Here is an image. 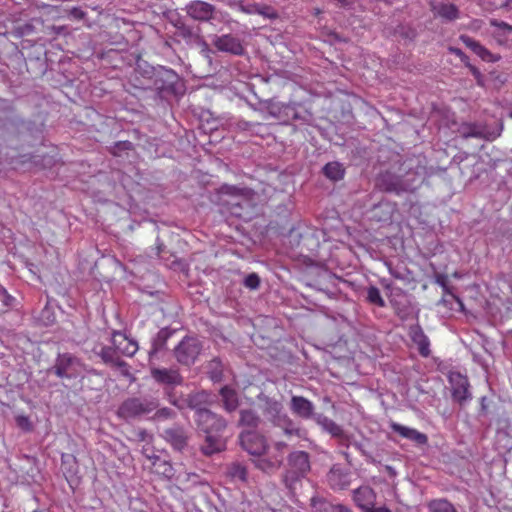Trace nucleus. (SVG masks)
<instances>
[{
    "instance_id": "nucleus-11",
    "label": "nucleus",
    "mask_w": 512,
    "mask_h": 512,
    "mask_svg": "<svg viewBox=\"0 0 512 512\" xmlns=\"http://www.w3.org/2000/svg\"><path fill=\"white\" fill-rule=\"evenodd\" d=\"M390 427L394 433L398 434L402 438H405V439L411 441L412 443H414L416 445L422 446V445L427 444V440H428L427 436L424 433H421L414 428H411V427H408V426H405V425H402V424H399L396 422H392L390 424Z\"/></svg>"
},
{
    "instance_id": "nucleus-21",
    "label": "nucleus",
    "mask_w": 512,
    "mask_h": 512,
    "mask_svg": "<svg viewBox=\"0 0 512 512\" xmlns=\"http://www.w3.org/2000/svg\"><path fill=\"white\" fill-rule=\"evenodd\" d=\"M353 498L357 506L364 512L373 504L374 492L368 486H362L354 490Z\"/></svg>"
},
{
    "instance_id": "nucleus-15",
    "label": "nucleus",
    "mask_w": 512,
    "mask_h": 512,
    "mask_svg": "<svg viewBox=\"0 0 512 512\" xmlns=\"http://www.w3.org/2000/svg\"><path fill=\"white\" fill-rule=\"evenodd\" d=\"M290 408L295 415L303 419H309L315 416L313 403L302 396H293L291 398Z\"/></svg>"
},
{
    "instance_id": "nucleus-32",
    "label": "nucleus",
    "mask_w": 512,
    "mask_h": 512,
    "mask_svg": "<svg viewBox=\"0 0 512 512\" xmlns=\"http://www.w3.org/2000/svg\"><path fill=\"white\" fill-rule=\"evenodd\" d=\"M367 300L379 307L385 306V301L380 294V290L377 287L371 286L367 290Z\"/></svg>"
},
{
    "instance_id": "nucleus-27",
    "label": "nucleus",
    "mask_w": 512,
    "mask_h": 512,
    "mask_svg": "<svg viewBox=\"0 0 512 512\" xmlns=\"http://www.w3.org/2000/svg\"><path fill=\"white\" fill-rule=\"evenodd\" d=\"M220 394L224 403V408L227 411H234L238 407V398L235 390L229 387H224L221 389Z\"/></svg>"
},
{
    "instance_id": "nucleus-52",
    "label": "nucleus",
    "mask_w": 512,
    "mask_h": 512,
    "mask_svg": "<svg viewBox=\"0 0 512 512\" xmlns=\"http://www.w3.org/2000/svg\"><path fill=\"white\" fill-rule=\"evenodd\" d=\"M33 512H48V511H46L45 509H36Z\"/></svg>"
},
{
    "instance_id": "nucleus-26",
    "label": "nucleus",
    "mask_w": 512,
    "mask_h": 512,
    "mask_svg": "<svg viewBox=\"0 0 512 512\" xmlns=\"http://www.w3.org/2000/svg\"><path fill=\"white\" fill-rule=\"evenodd\" d=\"M490 24L497 29L493 34L497 42L500 44L505 43L507 35L512 32V25L496 19L490 20Z\"/></svg>"
},
{
    "instance_id": "nucleus-16",
    "label": "nucleus",
    "mask_w": 512,
    "mask_h": 512,
    "mask_svg": "<svg viewBox=\"0 0 512 512\" xmlns=\"http://www.w3.org/2000/svg\"><path fill=\"white\" fill-rule=\"evenodd\" d=\"M328 482L334 490H344L350 486L351 474L337 466L331 468L328 474Z\"/></svg>"
},
{
    "instance_id": "nucleus-50",
    "label": "nucleus",
    "mask_w": 512,
    "mask_h": 512,
    "mask_svg": "<svg viewBox=\"0 0 512 512\" xmlns=\"http://www.w3.org/2000/svg\"><path fill=\"white\" fill-rule=\"evenodd\" d=\"M467 136L476 137V136H478V133L477 132H471V133H468Z\"/></svg>"
},
{
    "instance_id": "nucleus-17",
    "label": "nucleus",
    "mask_w": 512,
    "mask_h": 512,
    "mask_svg": "<svg viewBox=\"0 0 512 512\" xmlns=\"http://www.w3.org/2000/svg\"><path fill=\"white\" fill-rule=\"evenodd\" d=\"M409 335L423 357L430 355V341L419 326H412Z\"/></svg>"
},
{
    "instance_id": "nucleus-13",
    "label": "nucleus",
    "mask_w": 512,
    "mask_h": 512,
    "mask_svg": "<svg viewBox=\"0 0 512 512\" xmlns=\"http://www.w3.org/2000/svg\"><path fill=\"white\" fill-rule=\"evenodd\" d=\"M431 10L435 17L451 22L459 18L460 12L456 5L443 2H432Z\"/></svg>"
},
{
    "instance_id": "nucleus-42",
    "label": "nucleus",
    "mask_w": 512,
    "mask_h": 512,
    "mask_svg": "<svg viewBox=\"0 0 512 512\" xmlns=\"http://www.w3.org/2000/svg\"><path fill=\"white\" fill-rule=\"evenodd\" d=\"M364 512H391L387 507H377L374 508L373 504L369 505L368 508Z\"/></svg>"
},
{
    "instance_id": "nucleus-6",
    "label": "nucleus",
    "mask_w": 512,
    "mask_h": 512,
    "mask_svg": "<svg viewBox=\"0 0 512 512\" xmlns=\"http://www.w3.org/2000/svg\"><path fill=\"white\" fill-rule=\"evenodd\" d=\"M266 412L275 425L284 428L286 434H293L296 429L293 427L292 421L286 414L282 413V405L278 401H268Z\"/></svg>"
},
{
    "instance_id": "nucleus-40",
    "label": "nucleus",
    "mask_w": 512,
    "mask_h": 512,
    "mask_svg": "<svg viewBox=\"0 0 512 512\" xmlns=\"http://www.w3.org/2000/svg\"><path fill=\"white\" fill-rule=\"evenodd\" d=\"M496 8L512 10V0H494Z\"/></svg>"
},
{
    "instance_id": "nucleus-3",
    "label": "nucleus",
    "mask_w": 512,
    "mask_h": 512,
    "mask_svg": "<svg viewBox=\"0 0 512 512\" xmlns=\"http://www.w3.org/2000/svg\"><path fill=\"white\" fill-rule=\"evenodd\" d=\"M250 454V460L256 468L266 473H272L276 471L282 461V455L278 453H270V450H248Z\"/></svg>"
},
{
    "instance_id": "nucleus-24",
    "label": "nucleus",
    "mask_w": 512,
    "mask_h": 512,
    "mask_svg": "<svg viewBox=\"0 0 512 512\" xmlns=\"http://www.w3.org/2000/svg\"><path fill=\"white\" fill-rule=\"evenodd\" d=\"M165 438L172 446H174V448H180L181 446L187 445V435L181 428L166 430Z\"/></svg>"
},
{
    "instance_id": "nucleus-20",
    "label": "nucleus",
    "mask_w": 512,
    "mask_h": 512,
    "mask_svg": "<svg viewBox=\"0 0 512 512\" xmlns=\"http://www.w3.org/2000/svg\"><path fill=\"white\" fill-rule=\"evenodd\" d=\"M187 402L189 407L195 410L196 416L200 410H207L205 406L213 402V397L206 391H199L190 394L188 396Z\"/></svg>"
},
{
    "instance_id": "nucleus-39",
    "label": "nucleus",
    "mask_w": 512,
    "mask_h": 512,
    "mask_svg": "<svg viewBox=\"0 0 512 512\" xmlns=\"http://www.w3.org/2000/svg\"><path fill=\"white\" fill-rule=\"evenodd\" d=\"M136 436L139 439V441L144 442L145 444H148L152 438V436L149 433L142 429L136 431Z\"/></svg>"
},
{
    "instance_id": "nucleus-38",
    "label": "nucleus",
    "mask_w": 512,
    "mask_h": 512,
    "mask_svg": "<svg viewBox=\"0 0 512 512\" xmlns=\"http://www.w3.org/2000/svg\"><path fill=\"white\" fill-rule=\"evenodd\" d=\"M16 423L23 430L29 431L32 429V424L27 416H24V415L17 416Z\"/></svg>"
},
{
    "instance_id": "nucleus-25",
    "label": "nucleus",
    "mask_w": 512,
    "mask_h": 512,
    "mask_svg": "<svg viewBox=\"0 0 512 512\" xmlns=\"http://www.w3.org/2000/svg\"><path fill=\"white\" fill-rule=\"evenodd\" d=\"M314 419L316 423L322 427L323 430L327 431L332 436H340L342 434L341 427L325 415H315Z\"/></svg>"
},
{
    "instance_id": "nucleus-35",
    "label": "nucleus",
    "mask_w": 512,
    "mask_h": 512,
    "mask_svg": "<svg viewBox=\"0 0 512 512\" xmlns=\"http://www.w3.org/2000/svg\"><path fill=\"white\" fill-rule=\"evenodd\" d=\"M229 474L231 477L238 478L242 481H245L247 476L245 467L236 463L232 464L231 467L229 468Z\"/></svg>"
},
{
    "instance_id": "nucleus-19",
    "label": "nucleus",
    "mask_w": 512,
    "mask_h": 512,
    "mask_svg": "<svg viewBox=\"0 0 512 512\" xmlns=\"http://www.w3.org/2000/svg\"><path fill=\"white\" fill-rule=\"evenodd\" d=\"M77 363V359L70 354L59 355L55 364V373L58 377H71L72 367Z\"/></svg>"
},
{
    "instance_id": "nucleus-44",
    "label": "nucleus",
    "mask_w": 512,
    "mask_h": 512,
    "mask_svg": "<svg viewBox=\"0 0 512 512\" xmlns=\"http://www.w3.org/2000/svg\"><path fill=\"white\" fill-rule=\"evenodd\" d=\"M202 52L204 53L205 56L209 55L210 49H209L207 43H203V45H202Z\"/></svg>"
},
{
    "instance_id": "nucleus-30",
    "label": "nucleus",
    "mask_w": 512,
    "mask_h": 512,
    "mask_svg": "<svg viewBox=\"0 0 512 512\" xmlns=\"http://www.w3.org/2000/svg\"><path fill=\"white\" fill-rule=\"evenodd\" d=\"M427 507L430 512H457L454 505L444 498L431 500Z\"/></svg>"
},
{
    "instance_id": "nucleus-2",
    "label": "nucleus",
    "mask_w": 512,
    "mask_h": 512,
    "mask_svg": "<svg viewBox=\"0 0 512 512\" xmlns=\"http://www.w3.org/2000/svg\"><path fill=\"white\" fill-rule=\"evenodd\" d=\"M201 343L195 337H185L174 349L177 361L183 365H191L200 354Z\"/></svg>"
},
{
    "instance_id": "nucleus-45",
    "label": "nucleus",
    "mask_w": 512,
    "mask_h": 512,
    "mask_svg": "<svg viewBox=\"0 0 512 512\" xmlns=\"http://www.w3.org/2000/svg\"><path fill=\"white\" fill-rule=\"evenodd\" d=\"M117 147H123L124 149H130L131 143L130 142H121L117 144Z\"/></svg>"
},
{
    "instance_id": "nucleus-28",
    "label": "nucleus",
    "mask_w": 512,
    "mask_h": 512,
    "mask_svg": "<svg viewBox=\"0 0 512 512\" xmlns=\"http://www.w3.org/2000/svg\"><path fill=\"white\" fill-rule=\"evenodd\" d=\"M228 5L232 8L238 9L242 13L253 15L257 14L259 3L249 2L246 0H230Z\"/></svg>"
},
{
    "instance_id": "nucleus-43",
    "label": "nucleus",
    "mask_w": 512,
    "mask_h": 512,
    "mask_svg": "<svg viewBox=\"0 0 512 512\" xmlns=\"http://www.w3.org/2000/svg\"><path fill=\"white\" fill-rule=\"evenodd\" d=\"M452 53L460 57L462 60L466 58L465 54L458 48H451L450 49Z\"/></svg>"
},
{
    "instance_id": "nucleus-22",
    "label": "nucleus",
    "mask_w": 512,
    "mask_h": 512,
    "mask_svg": "<svg viewBox=\"0 0 512 512\" xmlns=\"http://www.w3.org/2000/svg\"><path fill=\"white\" fill-rule=\"evenodd\" d=\"M116 353H117V351L115 350L114 347H103L101 349L100 356L104 362L112 363V364L119 366L121 368V372L124 375H128L129 372H128V367H127L126 363H124L123 361H120L118 359V357L116 356Z\"/></svg>"
},
{
    "instance_id": "nucleus-7",
    "label": "nucleus",
    "mask_w": 512,
    "mask_h": 512,
    "mask_svg": "<svg viewBox=\"0 0 512 512\" xmlns=\"http://www.w3.org/2000/svg\"><path fill=\"white\" fill-rule=\"evenodd\" d=\"M212 43L221 52L234 55H242L244 52L241 40L231 34L215 36Z\"/></svg>"
},
{
    "instance_id": "nucleus-8",
    "label": "nucleus",
    "mask_w": 512,
    "mask_h": 512,
    "mask_svg": "<svg viewBox=\"0 0 512 512\" xmlns=\"http://www.w3.org/2000/svg\"><path fill=\"white\" fill-rule=\"evenodd\" d=\"M449 382L452 386V395L458 402L466 401L471 397L468 379L459 372H450Z\"/></svg>"
},
{
    "instance_id": "nucleus-29",
    "label": "nucleus",
    "mask_w": 512,
    "mask_h": 512,
    "mask_svg": "<svg viewBox=\"0 0 512 512\" xmlns=\"http://www.w3.org/2000/svg\"><path fill=\"white\" fill-rule=\"evenodd\" d=\"M323 172L327 178L333 181L340 180L344 176V168L339 162L327 163L323 168Z\"/></svg>"
},
{
    "instance_id": "nucleus-23",
    "label": "nucleus",
    "mask_w": 512,
    "mask_h": 512,
    "mask_svg": "<svg viewBox=\"0 0 512 512\" xmlns=\"http://www.w3.org/2000/svg\"><path fill=\"white\" fill-rule=\"evenodd\" d=\"M310 502L314 512H340V508L343 506L341 504L334 505L326 499L318 496L312 497Z\"/></svg>"
},
{
    "instance_id": "nucleus-12",
    "label": "nucleus",
    "mask_w": 512,
    "mask_h": 512,
    "mask_svg": "<svg viewBox=\"0 0 512 512\" xmlns=\"http://www.w3.org/2000/svg\"><path fill=\"white\" fill-rule=\"evenodd\" d=\"M215 8L204 1H192L187 5V13L190 17L200 21H208L212 18Z\"/></svg>"
},
{
    "instance_id": "nucleus-37",
    "label": "nucleus",
    "mask_w": 512,
    "mask_h": 512,
    "mask_svg": "<svg viewBox=\"0 0 512 512\" xmlns=\"http://www.w3.org/2000/svg\"><path fill=\"white\" fill-rule=\"evenodd\" d=\"M245 285L251 289H256L260 284V279L257 274H249L244 281Z\"/></svg>"
},
{
    "instance_id": "nucleus-49",
    "label": "nucleus",
    "mask_w": 512,
    "mask_h": 512,
    "mask_svg": "<svg viewBox=\"0 0 512 512\" xmlns=\"http://www.w3.org/2000/svg\"><path fill=\"white\" fill-rule=\"evenodd\" d=\"M225 189H226L227 193H232V190L233 191L236 190V188H234V187H225Z\"/></svg>"
},
{
    "instance_id": "nucleus-10",
    "label": "nucleus",
    "mask_w": 512,
    "mask_h": 512,
    "mask_svg": "<svg viewBox=\"0 0 512 512\" xmlns=\"http://www.w3.org/2000/svg\"><path fill=\"white\" fill-rule=\"evenodd\" d=\"M112 345L117 353L128 357L133 356L138 350L137 342L121 332L113 333Z\"/></svg>"
},
{
    "instance_id": "nucleus-4",
    "label": "nucleus",
    "mask_w": 512,
    "mask_h": 512,
    "mask_svg": "<svg viewBox=\"0 0 512 512\" xmlns=\"http://www.w3.org/2000/svg\"><path fill=\"white\" fill-rule=\"evenodd\" d=\"M156 408L153 401H142L140 399H128L118 409V415L124 419H130L150 413Z\"/></svg>"
},
{
    "instance_id": "nucleus-48",
    "label": "nucleus",
    "mask_w": 512,
    "mask_h": 512,
    "mask_svg": "<svg viewBox=\"0 0 512 512\" xmlns=\"http://www.w3.org/2000/svg\"><path fill=\"white\" fill-rule=\"evenodd\" d=\"M340 512H352L348 507L346 506H342V508H340Z\"/></svg>"
},
{
    "instance_id": "nucleus-33",
    "label": "nucleus",
    "mask_w": 512,
    "mask_h": 512,
    "mask_svg": "<svg viewBox=\"0 0 512 512\" xmlns=\"http://www.w3.org/2000/svg\"><path fill=\"white\" fill-rule=\"evenodd\" d=\"M13 298L0 286V313L5 312L12 306Z\"/></svg>"
},
{
    "instance_id": "nucleus-47",
    "label": "nucleus",
    "mask_w": 512,
    "mask_h": 512,
    "mask_svg": "<svg viewBox=\"0 0 512 512\" xmlns=\"http://www.w3.org/2000/svg\"><path fill=\"white\" fill-rule=\"evenodd\" d=\"M204 451V454L207 455V456H210L212 455L214 452H218L219 450H213V449H210V450H203Z\"/></svg>"
},
{
    "instance_id": "nucleus-41",
    "label": "nucleus",
    "mask_w": 512,
    "mask_h": 512,
    "mask_svg": "<svg viewBox=\"0 0 512 512\" xmlns=\"http://www.w3.org/2000/svg\"><path fill=\"white\" fill-rule=\"evenodd\" d=\"M172 415V410L169 408H162L157 411L156 416L157 418H169Z\"/></svg>"
},
{
    "instance_id": "nucleus-34",
    "label": "nucleus",
    "mask_w": 512,
    "mask_h": 512,
    "mask_svg": "<svg viewBox=\"0 0 512 512\" xmlns=\"http://www.w3.org/2000/svg\"><path fill=\"white\" fill-rule=\"evenodd\" d=\"M257 14L262 16L265 19H275L278 16L275 9H273L271 6H268L265 4L258 5Z\"/></svg>"
},
{
    "instance_id": "nucleus-36",
    "label": "nucleus",
    "mask_w": 512,
    "mask_h": 512,
    "mask_svg": "<svg viewBox=\"0 0 512 512\" xmlns=\"http://www.w3.org/2000/svg\"><path fill=\"white\" fill-rule=\"evenodd\" d=\"M256 437L251 431H243L240 435V442L242 445V448H246L249 445H257V443H254L252 441V438Z\"/></svg>"
},
{
    "instance_id": "nucleus-51",
    "label": "nucleus",
    "mask_w": 512,
    "mask_h": 512,
    "mask_svg": "<svg viewBox=\"0 0 512 512\" xmlns=\"http://www.w3.org/2000/svg\"><path fill=\"white\" fill-rule=\"evenodd\" d=\"M342 454L345 456L346 460L351 464L348 454L346 452H343Z\"/></svg>"
},
{
    "instance_id": "nucleus-14",
    "label": "nucleus",
    "mask_w": 512,
    "mask_h": 512,
    "mask_svg": "<svg viewBox=\"0 0 512 512\" xmlns=\"http://www.w3.org/2000/svg\"><path fill=\"white\" fill-rule=\"evenodd\" d=\"M460 40L467 48L471 49L483 61L497 62L500 59V56L491 53L488 49H486L478 41L472 39L471 37H469L467 35H461Z\"/></svg>"
},
{
    "instance_id": "nucleus-46",
    "label": "nucleus",
    "mask_w": 512,
    "mask_h": 512,
    "mask_svg": "<svg viewBox=\"0 0 512 512\" xmlns=\"http://www.w3.org/2000/svg\"><path fill=\"white\" fill-rule=\"evenodd\" d=\"M385 469L390 474V476H395L396 475V471H395V469L393 467L386 465Z\"/></svg>"
},
{
    "instance_id": "nucleus-1",
    "label": "nucleus",
    "mask_w": 512,
    "mask_h": 512,
    "mask_svg": "<svg viewBox=\"0 0 512 512\" xmlns=\"http://www.w3.org/2000/svg\"><path fill=\"white\" fill-rule=\"evenodd\" d=\"M198 428L205 433L210 448H218L219 435L225 429V421L210 410H200L195 416Z\"/></svg>"
},
{
    "instance_id": "nucleus-18",
    "label": "nucleus",
    "mask_w": 512,
    "mask_h": 512,
    "mask_svg": "<svg viewBox=\"0 0 512 512\" xmlns=\"http://www.w3.org/2000/svg\"><path fill=\"white\" fill-rule=\"evenodd\" d=\"M152 377L159 383L177 385L180 384L182 378L176 369H159L151 370Z\"/></svg>"
},
{
    "instance_id": "nucleus-31",
    "label": "nucleus",
    "mask_w": 512,
    "mask_h": 512,
    "mask_svg": "<svg viewBox=\"0 0 512 512\" xmlns=\"http://www.w3.org/2000/svg\"><path fill=\"white\" fill-rule=\"evenodd\" d=\"M259 418L252 410H242L240 424L247 428H254L258 425Z\"/></svg>"
},
{
    "instance_id": "nucleus-9",
    "label": "nucleus",
    "mask_w": 512,
    "mask_h": 512,
    "mask_svg": "<svg viewBox=\"0 0 512 512\" xmlns=\"http://www.w3.org/2000/svg\"><path fill=\"white\" fill-rule=\"evenodd\" d=\"M143 454L147 458L149 468L158 475L171 478L174 474L173 467L170 462L159 455L154 454V450H144Z\"/></svg>"
},
{
    "instance_id": "nucleus-5",
    "label": "nucleus",
    "mask_w": 512,
    "mask_h": 512,
    "mask_svg": "<svg viewBox=\"0 0 512 512\" xmlns=\"http://www.w3.org/2000/svg\"><path fill=\"white\" fill-rule=\"evenodd\" d=\"M288 463L290 470L285 476L286 482L290 477L289 475H291V478H298L299 476H303L310 469L308 454L303 450H297L290 453Z\"/></svg>"
}]
</instances>
